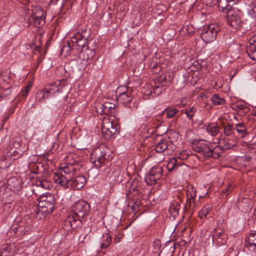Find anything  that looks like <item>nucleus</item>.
<instances>
[{"instance_id":"58836bf2","label":"nucleus","mask_w":256,"mask_h":256,"mask_svg":"<svg viewBox=\"0 0 256 256\" xmlns=\"http://www.w3.org/2000/svg\"><path fill=\"white\" fill-rule=\"evenodd\" d=\"M178 112V110L176 108H165L162 114L164 113H166V118H171L174 117Z\"/></svg>"},{"instance_id":"c756f323","label":"nucleus","mask_w":256,"mask_h":256,"mask_svg":"<svg viewBox=\"0 0 256 256\" xmlns=\"http://www.w3.org/2000/svg\"><path fill=\"white\" fill-rule=\"evenodd\" d=\"M180 208V204L178 202L174 201L170 205L169 212L174 217L178 216Z\"/></svg>"},{"instance_id":"423d86ee","label":"nucleus","mask_w":256,"mask_h":256,"mask_svg":"<svg viewBox=\"0 0 256 256\" xmlns=\"http://www.w3.org/2000/svg\"><path fill=\"white\" fill-rule=\"evenodd\" d=\"M128 192L126 193V196L128 198H132L136 197L137 198L142 197L143 187L142 182L138 178H134L132 181L126 186Z\"/></svg>"},{"instance_id":"a211bd4d","label":"nucleus","mask_w":256,"mask_h":256,"mask_svg":"<svg viewBox=\"0 0 256 256\" xmlns=\"http://www.w3.org/2000/svg\"><path fill=\"white\" fill-rule=\"evenodd\" d=\"M86 182V179L84 176H78L73 178H70L69 188L80 190L84 186Z\"/></svg>"},{"instance_id":"aec40b11","label":"nucleus","mask_w":256,"mask_h":256,"mask_svg":"<svg viewBox=\"0 0 256 256\" xmlns=\"http://www.w3.org/2000/svg\"><path fill=\"white\" fill-rule=\"evenodd\" d=\"M246 50L250 58L256 60V36L250 38L246 46Z\"/></svg>"},{"instance_id":"9b49d317","label":"nucleus","mask_w":256,"mask_h":256,"mask_svg":"<svg viewBox=\"0 0 256 256\" xmlns=\"http://www.w3.org/2000/svg\"><path fill=\"white\" fill-rule=\"evenodd\" d=\"M103 173L106 176L108 177L116 183H120L124 180V172L118 168L112 170L110 167H106L104 168Z\"/></svg>"},{"instance_id":"cd10ccee","label":"nucleus","mask_w":256,"mask_h":256,"mask_svg":"<svg viewBox=\"0 0 256 256\" xmlns=\"http://www.w3.org/2000/svg\"><path fill=\"white\" fill-rule=\"evenodd\" d=\"M182 164L178 163L177 158H172L170 159L166 164V168L168 172L177 170L178 168Z\"/></svg>"},{"instance_id":"37998d69","label":"nucleus","mask_w":256,"mask_h":256,"mask_svg":"<svg viewBox=\"0 0 256 256\" xmlns=\"http://www.w3.org/2000/svg\"><path fill=\"white\" fill-rule=\"evenodd\" d=\"M12 250V247L10 244H6L2 246V254L4 256H10V255H8Z\"/></svg>"},{"instance_id":"de8ad7c7","label":"nucleus","mask_w":256,"mask_h":256,"mask_svg":"<svg viewBox=\"0 0 256 256\" xmlns=\"http://www.w3.org/2000/svg\"><path fill=\"white\" fill-rule=\"evenodd\" d=\"M164 90V88L159 85H155L153 87L154 92L157 96H158L162 92V90Z\"/></svg>"},{"instance_id":"f03ea898","label":"nucleus","mask_w":256,"mask_h":256,"mask_svg":"<svg viewBox=\"0 0 256 256\" xmlns=\"http://www.w3.org/2000/svg\"><path fill=\"white\" fill-rule=\"evenodd\" d=\"M33 227L32 220L29 217L20 220L18 218L7 232V236L18 237L28 234Z\"/></svg>"},{"instance_id":"49530a36","label":"nucleus","mask_w":256,"mask_h":256,"mask_svg":"<svg viewBox=\"0 0 256 256\" xmlns=\"http://www.w3.org/2000/svg\"><path fill=\"white\" fill-rule=\"evenodd\" d=\"M248 14L252 18H256V4L254 5L252 8L248 10Z\"/></svg>"},{"instance_id":"c85d7f7f","label":"nucleus","mask_w":256,"mask_h":256,"mask_svg":"<svg viewBox=\"0 0 256 256\" xmlns=\"http://www.w3.org/2000/svg\"><path fill=\"white\" fill-rule=\"evenodd\" d=\"M95 54L94 50L90 49L88 47H86L81 52V54L82 55L83 59L86 60L92 59L94 56Z\"/></svg>"},{"instance_id":"6ab92c4d","label":"nucleus","mask_w":256,"mask_h":256,"mask_svg":"<svg viewBox=\"0 0 256 256\" xmlns=\"http://www.w3.org/2000/svg\"><path fill=\"white\" fill-rule=\"evenodd\" d=\"M56 184H60L64 188H69L70 176L64 174L62 172H56L53 177Z\"/></svg>"},{"instance_id":"4be33fe9","label":"nucleus","mask_w":256,"mask_h":256,"mask_svg":"<svg viewBox=\"0 0 256 256\" xmlns=\"http://www.w3.org/2000/svg\"><path fill=\"white\" fill-rule=\"evenodd\" d=\"M244 246L250 251L256 248V232H250L246 238Z\"/></svg>"},{"instance_id":"79ce46f5","label":"nucleus","mask_w":256,"mask_h":256,"mask_svg":"<svg viewBox=\"0 0 256 256\" xmlns=\"http://www.w3.org/2000/svg\"><path fill=\"white\" fill-rule=\"evenodd\" d=\"M202 153L206 157L212 156H213L212 154L214 149L210 148L208 145H202Z\"/></svg>"},{"instance_id":"8fccbe9b","label":"nucleus","mask_w":256,"mask_h":256,"mask_svg":"<svg viewBox=\"0 0 256 256\" xmlns=\"http://www.w3.org/2000/svg\"><path fill=\"white\" fill-rule=\"evenodd\" d=\"M192 148L193 149L195 152L199 153H202V145H191Z\"/></svg>"},{"instance_id":"9d476101","label":"nucleus","mask_w":256,"mask_h":256,"mask_svg":"<svg viewBox=\"0 0 256 256\" xmlns=\"http://www.w3.org/2000/svg\"><path fill=\"white\" fill-rule=\"evenodd\" d=\"M55 204V198L54 194H48L38 198V206L52 212Z\"/></svg>"},{"instance_id":"4468645a","label":"nucleus","mask_w":256,"mask_h":256,"mask_svg":"<svg viewBox=\"0 0 256 256\" xmlns=\"http://www.w3.org/2000/svg\"><path fill=\"white\" fill-rule=\"evenodd\" d=\"M227 14V24L234 28H238L241 25L242 20L239 14L232 9Z\"/></svg>"},{"instance_id":"69168bd1","label":"nucleus","mask_w":256,"mask_h":256,"mask_svg":"<svg viewBox=\"0 0 256 256\" xmlns=\"http://www.w3.org/2000/svg\"><path fill=\"white\" fill-rule=\"evenodd\" d=\"M226 145H224V146H222V148H227V149H228V148H230L231 147H225Z\"/></svg>"},{"instance_id":"5fc2aeb1","label":"nucleus","mask_w":256,"mask_h":256,"mask_svg":"<svg viewBox=\"0 0 256 256\" xmlns=\"http://www.w3.org/2000/svg\"><path fill=\"white\" fill-rule=\"evenodd\" d=\"M32 84L31 82H29L28 84L26 85V86L25 87V88L30 90V88L32 87Z\"/></svg>"},{"instance_id":"864d4df0","label":"nucleus","mask_w":256,"mask_h":256,"mask_svg":"<svg viewBox=\"0 0 256 256\" xmlns=\"http://www.w3.org/2000/svg\"><path fill=\"white\" fill-rule=\"evenodd\" d=\"M230 185H229V186L226 187L222 191V192L223 194H226V196H228V192L230 190Z\"/></svg>"},{"instance_id":"e433bc0d","label":"nucleus","mask_w":256,"mask_h":256,"mask_svg":"<svg viewBox=\"0 0 256 256\" xmlns=\"http://www.w3.org/2000/svg\"><path fill=\"white\" fill-rule=\"evenodd\" d=\"M34 170V172L35 174H39L44 172L45 168L44 164L40 162H38L36 163H34L32 166Z\"/></svg>"},{"instance_id":"3c124183","label":"nucleus","mask_w":256,"mask_h":256,"mask_svg":"<svg viewBox=\"0 0 256 256\" xmlns=\"http://www.w3.org/2000/svg\"><path fill=\"white\" fill-rule=\"evenodd\" d=\"M166 76L159 78L158 80V81L160 84L159 86H162L164 88V86H165V84H166Z\"/></svg>"},{"instance_id":"6e6d98bb","label":"nucleus","mask_w":256,"mask_h":256,"mask_svg":"<svg viewBox=\"0 0 256 256\" xmlns=\"http://www.w3.org/2000/svg\"><path fill=\"white\" fill-rule=\"evenodd\" d=\"M240 0H228V2L232 4H236Z\"/></svg>"},{"instance_id":"c9c22d12","label":"nucleus","mask_w":256,"mask_h":256,"mask_svg":"<svg viewBox=\"0 0 256 256\" xmlns=\"http://www.w3.org/2000/svg\"><path fill=\"white\" fill-rule=\"evenodd\" d=\"M52 213V212H49L48 210L38 208V210L36 213V217L38 219H43L45 218L48 214Z\"/></svg>"},{"instance_id":"0eeeda50","label":"nucleus","mask_w":256,"mask_h":256,"mask_svg":"<svg viewBox=\"0 0 256 256\" xmlns=\"http://www.w3.org/2000/svg\"><path fill=\"white\" fill-rule=\"evenodd\" d=\"M162 172V168L161 166H154L152 167L145 176L144 179L147 184L154 186L159 184Z\"/></svg>"},{"instance_id":"774afa93","label":"nucleus","mask_w":256,"mask_h":256,"mask_svg":"<svg viewBox=\"0 0 256 256\" xmlns=\"http://www.w3.org/2000/svg\"><path fill=\"white\" fill-rule=\"evenodd\" d=\"M54 146H55L54 144L52 145V148H54Z\"/></svg>"},{"instance_id":"a18cd8bd","label":"nucleus","mask_w":256,"mask_h":256,"mask_svg":"<svg viewBox=\"0 0 256 256\" xmlns=\"http://www.w3.org/2000/svg\"><path fill=\"white\" fill-rule=\"evenodd\" d=\"M234 129L235 128L232 126L230 124H228L224 128V132L228 136L234 132Z\"/></svg>"},{"instance_id":"bf43d9fd","label":"nucleus","mask_w":256,"mask_h":256,"mask_svg":"<svg viewBox=\"0 0 256 256\" xmlns=\"http://www.w3.org/2000/svg\"><path fill=\"white\" fill-rule=\"evenodd\" d=\"M1 133H2V132L0 130V144L2 142L3 138V136H1Z\"/></svg>"},{"instance_id":"052dcab7","label":"nucleus","mask_w":256,"mask_h":256,"mask_svg":"<svg viewBox=\"0 0 256 256\" xmlns=\"http://www.w3.org/2000/svg\"><path fill=\"white\" fill-rule=\"evenodd\" d=\"M35 50L37 52H40V50H41V48L40 47V46H36L35 48Z\"/></svg>"},{"instance_id":"2eb2a0df","label":"nucleus","mask_w":256,"mask_h":256,"mask_svg":"<svg viewBox=\"0 0 256 256\" xmlns=\"http://www.w3.org/2000/svg\"><path fill=\"white\" fill-rule=\"evenodd\" d=\"M45 12L38 8L31 16L30 20L32 21L36 27L40 28L45 24Z\"/></svg>"},{"instance_id":"1a4fd4ad","label":"nucleus","mask_w":256,"mask_h":256,"mask_svg":"<svg viewBox=\"0 0 256 256\" xmlns=\"http://www.w3.org/2000/svg\"><path fill=\"white\" fill-rule=\"evenodd\" d=\"M212 243L216 246L224 245L227 241V234L224 230L219 227L214 228L212 232Z\"/></svg>"},{"instance_id":"473e14b6","label":"nucleus","mask_w":256,"mask_h":256,"mask_svg":"<svg viewBox=\"0 0 256 256\" xmlns=\"http://www.w3.org/2000/svg\"><path fill=\"white\" fill-rule=\"evenodd\" d=\"M206 131L210 135L214 136L219 132V126L217 124L212 123L206 126Z\"/></svg>"},{"instance_id":"5701e85b","label":"nucleus","mask_w":256,"mask_h":256,"mask_svg":"<svg viewBox=\"0 0 256 256\" xmlns=\"http://www.w3.org/2000/svg\"><path fill=\"white\" fill-rule=\"evenodd\" d=\"M237 207L242 212H246L250 209V200L247 198H243L237 202Z\"/></svg>"},{"instance_id":"f257e3e1","label":"nucleus","mask_w":256,"mask_h":256,"mask_svg":"<svg viewBox=\"0 0 256 256\" xmlns=\"http://www.w3.org/2000/svg\"><path fill=\"white\" fill-rule=\"evenodd\" d=\"M72 210L63 222V228L67 231L82 226V218L89 214L90 205L84 200H80L74 205Z\"/></svg>"},{"instance_id":"39448f33","label":"nucleus","mask_w":256,"mask_h":256,"mask_svg":"<svg viewBox=\"0 0 256 256\" xmlns=\"http://www.w3.org/2000/svg\"><path fill=\"white\" fill-rule=\"evenodd\" d=\"M120 126L113 118H104L102 124V132L106 139H110L113 135L118 132Z\"/></svg>"},{"instance_id":"72a5a7b5","label":"nucleus","mask_w":256,"mask_h":256,"mask_svg":"<svg viewBox=\"0 0 256 256\" xmlns=\"http://www.w3.org/2000/svg\"><path fill=\"white\" fill-rule=\"evenodd\" d=\"M74 48V44H72L70 42H68L66 44L64 45L61 49V53L62 54L66 56L68 55L72 49Z\"/></svg>"},{"instance_id":"bb28decb","label":"nucleus","mask_w":256,"mask_h":256,"mask_svg":"<svg viewBox=\"0 0 256 256\" xmlns=\"http://www.w3.org/2000/svg\"><path fill=\"white\" fill-rule=\"evenodd\" d=\"M60 169L61 170L60 172H62L66 176H70V178L71 175L72 176L74 172L78 170V166H77L76 167H75L66 164V166H64L60 167Z\"/></svg>"},{"instance_id":"393cba45","label":"nucleus","mask_w":256,"mask_h":256,"mask_svg":"<svg viewBox=\"0 0 256 256\" xmlns=\"http://www.w3.org/2000/svg\"><path fill=\"white\" fill-rule=\"evenodd\" d=\"M232 108L233 110L238 112L242 115L248 113L250 111V108L246 104L242 102L234 104H232Z\"/></svg>"},{"instance_id":"7c9ffc66","label":"nucleus","mask_w":256,"mask_h":256,"mask_svg":"<svg viewBox=\"0 0 256 256\" xmlns=\"http://www.w3.org/2000/svg\"><path fill=\"white\" fill-rule=\"evenodd\" d=\"M112 242L111 236L108 233L104 234L102 238L100 248L102 249L107 248Z\"/></svg>"},{"instance_id":"2f4dec72","label":"nucleus","mask_w":256,"mask_h":256,"mask_svg":"<svg viewBox=\"0 0 256 256\" xmlns=\"http://www.w3.org/2000/svg\"><path fill=\"white\" fill-rule=\"evenodd\" d=\"M36 184L44 189H50L52 186V182L46 178L36 179Z\"/></svg>"},{"instance_id":"f704fd0d","label":"nucleus","mask_w":256,"mask_h":256,"mask_svg":"<svg viewBox=\"0 0 256 256\" xmlns=\"http://www.w3.org/2000/svg\"><path fill=\"white\" fill-rule=\"evenodd\" d=\"M48 98V94H46L44 88L37 92L36 95V100L39 102L44 101L46 98Z\"/></svg>"},{"instance_id":"b1692460","label":"nucleus","mask_w":256,"mask_h":256,"mask_svg":"<svg viewBox=\"0 0 256 256\" xmlns=\"http://www.w3.org/2000/svg\"><path fill=\"white\" fill-rule=\"evenodd\" d=\"M66 164L76 167L78 166V169L81 165L80 164V158L75 154H69L66 158Z\"/></svg>"},{"instance_id":"20e7f679","label":"nucleus","mask_w":256,"mask_h":256,"mask_svg":"<svg viewBox=\"0 0 256 256\" xmlns=\"http://www.w3.org/2000/svg\"><path fill=\"white\" fill-rule=\"evenodd\" d=\"M133 92V88L130 87L125 86L118 87L116 91L117 100L132 109L136 108L138 106L137 104H135L134 102L132 106L130 105L134 96Z\"/></svg>"},{"instance_id":"ea45409f","label":"nucleus","mask_w":256,"mask_h":256,"mask_svg":"<svg viewBox=\"0 0 256 256\" xmlns=\"http://www.w3.org/2000/svg\"><path fill=\"white\" fill-rule=\"evenodd\" d=\"M235 129L242 136H244L246 134V126L242 122L237 124L236 126Z\"/></svg>"},{"instance_id":"6e6552de","label":"nucleus","mask_w":256,"mask_h":256,"mask_svg":"<svg viewBox=\"0 0 256 256\" xmlns=\"http://www.w3.org/2000/svg\"><path fill=\"white\" fill-rule=\"evenodd\" d=\"M218 28L214 24H211L204 28L200 37L206 43H210L215 40Z\"/></svg>"},{"instance_id":"412c9836","label":"nucleus","mask_w":256,"mask_h":256,"mask_svg":"<svg viewBox=\"0 0 256 256\" xmlns=\"http://www.w3.org/2000/svg\"><path fill=\"white\" fill-rule=\"evenodd\" d=\"M172 145H152V150L154 149L158 153H163L164 155L171 154L176 149L175 147L170 146Z\"/></svg>"},{"instance_id":"09e8293b","label":"nucleus","mask_w":256,"mask_h":256,"mask_svg":"<svg viewBox=\"0 0 256 256\" xmlns=\"http://www.w3.org/2000/svg\"><path fill=\"white\" fill-rule=\"evenodd\" d=\"M90 236H88V233L82 234L79 237L78 240L81 243H84L86 240H89Z\"/></svg>"},{"instance_id":"c03bdc74","label":"nucleus","mask_w":256,"mask_h":256,"mask_svg":"<svg viewBox=\"0 0 256 256\" xmlns=\"http://www.w3.org/2000/svg\"><path fill=\"white\" fill-rule=\"evenodd\" d=\"M196 110V108L194 106H192L189 109L186 110L185 114H186V116L189 119H192L193 116Z\"/></svg>"},{"instance_id":"7ed1b4c3","label":"nucleus","mask_w":256,"mask_h":256,"mask_svg":"<svg viewBox=\"0 0 256 256\" xmlns=\"http://www.w3.org/2000/svg\"><path fill=\"white\" fill-rule=\"evenodd\" d=\"M113 151L107 145H99L95 148L90 156V160L95 166L98 168L106 164L112 158Z\"/></svg>"},{"instance_id":"603ef678","label":"nucleus","mask_w":256,"mask_h":256,"mask_svg":"<svg viewBox=\"0 0 256 256\" xmlns=\"http://www.w3.org/2000/svg\"><path fill=\"white\" fill-rule=\"evenodd\" d=\"M30 90H26L25 88H24V89L21 91L20 93H21V95L22 96H27L28 94V93Z\"/></svg>"},{"instance_id":"0e129e2a","label":"nucleus","mask_w":256,"mask_h":256,"mask_svg":"<svg viewBox=\"0 0 256 256\" xmlns=\"http://www.w3.org/2000/svg\"><path fill=\"white\" fill-rule=\"evenodd\" d=\"M102 256H113V254H104Z\"/></svg>"},{"instance_id":"a878e982","label":"nucleus","mask_w":256,"mask_h":256,"mask_svg":"<svg viewBox=\"0 0 256 256\" xmlns=\"http://www.w3.org/2000/svg\"><path fill=\"white\" fill-rule=\"evenodd\" d=\"M218 6L224 13L226 14L232 10V6L228 0H218Z\"/></svg>"},{"instance_id":"f3484780","label":"nucleus","mask_w":256,"mask_h":256,"mask_svg":"<svg viewBox=\"0 0 256 256\" xmlns=\"http://www.w3.org/2000/svg\"><path fill=\"white\" fill-rule=\"evenodd\" d=\"M186 204L190 208H194L196 205V189L192 186H190L186 188Z\"/></svg>"},{"instance_id":"4c0bfd02","label":"nucleus","mask_w":256,"mask_h":256,"mask_svg":"<svg viewBox=\"0 0 256 256\" xmlns=\"http://www.w3.org/2000/svg\"><path fill=\"white\" fill-rule=\"evenodd\" d=\"M211 206L210 205H206L203 207L202 210L198 212V216L200 218L202 219L206 218L211 210Z\"/></svg>"},{"instance_id":"dca6fc26","label":"nucleus","mask_w":256,"mask_h":256,"mask_svg":"<svg viewBox=\"0 0 256 256\" xmlns=\"http://www.w3.org/2000/svg\"><path fill=\"white\" fill-rule=\"evenodd\" d=\"M66 81L64 80H61L54 82L49 85H47L44 88V90L46 94H53L56 92H58L60 90L66 86Z\"/></svg>"},{"instance_id":"680f3d73","label":"nucleus","mask_w":256,"mask_h":256,"mask_svg":"<svg viewBox=\"0 0 256 256\" xmlns=\"http://www.w3.org/2000/svg\"><path fill=\"white\" fill-rule=\"evenodd\" d=\"M254 216V218L256 219V208H254V212H253Z\"/></svg>"},{"instance_id":"e2e57ef3","label":"nucleus","mask_w":256,"mask_h":256,"mask_svg":"<svg viewBox=\"0 0 256 256\" xmlns=\"http://www.w3.org/2000/svg\"><path fill=\"white\" fill-rule=\"evenodd\" d=\"M140 204V202L139 200H136V202H134V204L136 205L137 206H138V204Z\"/></svg>"},{"instance_id":"13d9d810","label":"nucleus","mask_w":256,"mask_h":256,"mask_svg":"<svg viewBox=\"0 0 256 256\" xmlns=\"http://www.w3.org/2000/svg\"><path fill=\"white\" fill-rule=\"evenodd\" d=\"M248 148L250 149V150L252 152H256V150H254V148H250V146H248Z\"/></svg>"},{"instance_id":"f8f14e48","label":"nucleus","mask_w":256,"mask_h":256,"mask_svg":"<svg viewBox=\"0 0 256 256\" xmlns=\"http://www.w3.org/2000/svg\"><path fill=\"white\" fill-rule=\"evenodd\" d=\"M71 42L74 44V48L82 52L85 49L88 44V38L80 32H78L70 37Z\"/></svg>"},{"instance_id":"4d7b16f0","label":"nucleus","mask_w":256,"mask_h":256,"mask_svg":"<svg viewBox=\"0 0 256 256\" xmlns=\"http://www.w3.org/2000/svg\"><path fill=\"white\" fill-rule=\"evenodd\" d=\"M58 0H50V2L52 4H56Z\"/></svg>"},{"instance_id":"ddd939ff","label":"nucleus","mask_w":256,"mask_h":256,"mask_svg":"<svg viewBox=\"0 0 256 256\" xmlns=\"http://www.w3.org/2000/svg\"><path fill=\"white\" fill-rule=\"evenodd\" d=\"M95 107L96 112L100 114L112 115L114 113L115 104L112 102L98 103Z\"/></svg>"},{"instance_id":"338daca9","label":"nucleus","mask_w":256,"mask_h":256,"mask_svg":"<svg viewBox=\"0 0 256 256\" xmlns=\"http://www.w3.org/2000/svg\"><path fill=\"white\" fill-rule=\"evenodd\" d=\"M202 197H203L202 196H200L199 198H198V200H200L201 199V198H202Z\"/></svg>"},{"instance_id":"a19ab883","label":"nucleus","mask_w":256,"mask_h":256,"mask_svg":"<svg viewBox=\"0 0 256 256\" xmlns=\"http://www.w3.org/2000/svg\"><path fill=\"white\" fill-rule=\"evenodd\" d=\"M211 100L214 105H224L225 104V100L220 98L218 95L214 94L211 98Z\"/></svg>"}]
</instances>
